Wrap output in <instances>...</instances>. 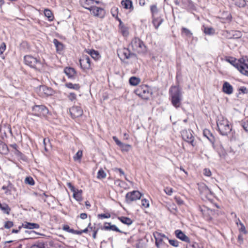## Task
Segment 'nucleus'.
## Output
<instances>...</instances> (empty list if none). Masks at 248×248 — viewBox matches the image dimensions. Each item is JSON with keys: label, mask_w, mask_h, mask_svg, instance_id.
Wrapping results in <instances>:
<instances>
[{"label": "nucleus", "mask_w": 248, "mask_h": 248, "mask_svg": "<svg viewBox=\"0 0 248 248\" xmlns=\"http://www.w3.org/2000/svg\"><path fill=\"white\" fill-rule=\"evenodd\" d=\"M170 99L172 105L178 108L181 105L183 98L181 89L177 86H172L169 89Z\"/></svg>", "instance_id": "1"}, {"label": "nucleus", "mask_w": 248, "mask_h": 248, "mask_svg": "<svg viewBox=\"0 0 248 248\" xmlns=\"http://www.w3.org/2000/svg\"><path fill=\"white\" fill-rule=\"evenodd\" d=\"M217 124L219 133L223 136H227L232 130L228 120L221 115L217 117Z\"/></svg>", "instance_id": "2"}, {"label": "nucleus", "mask_w": 248, "mask_h": 248, "mask_svg": "<svg viewBox=\"0 0 248 248\" xmlns=\"http://www.w3.org/2000/svg\"><path fill=\"white\" fill-rule=\"evenodd\" d=\"M129 47L132 50L138 53H144L147 51L146 46L144 45L143 42L139 38H134L129 45Z\"/></svg>", "instance_id": "3"}, {"label": "nucleus", "mask_w": 248, "mask_h": 248, "mask_svg": "<svg viewBox=\"0 0 248 248\" xmlns=\"http://www.w3.org/2000/svg\"><path fill=\"white\" fill-rule=\"evenodd\" d=\"M135 93L136 95L144 100L148 99L152 94L149 87L146 85H142L138 87L135 90Z\"/></svg>", "instance_id": "4"}, {"label": "nucleus", "mask_w": 248, "mask_h": 248, "mask_svg": "<svg viewBox=\"0 0 248 248\" xmlns=\"http://www.w3.org/2000/svg\"><path fill=\"white\" fill-rule=\"evenodd\" d=\"M24 62L25 64L36 70H39L42 66L39 60L31 55L24 56Z\"/></svg>", "instance_id": "5"}, {"label": "nucleus", "mask_w": 248, "mask_h": 248, "mask_svg": "<svg viewBox=\"0 0 248 248\" xmlns=\"http://www.w3.org/2000/svg\"><path fill=\"white\" fill-rule=\"evenodd\" d=\"M199 190L202 196L209 201L212 200L215 197L214 193L204 184L199 185Z\"/></svg>", "instance_id": "6"}, {"label": "nucleus", "mask_w": 248, "mask_h": 248, "mask_svg": "<svg viewBox=\"0 0 248 248\" xmlns=\"http://www.w3.org/2000/svg\"><path fill=\"white\" fill-rule=\"evenodd\" d=\"M33 115L39 117L46 116L48 113L47 108L44 105H34L32 107Z\"/></svg>", "instance_id": "7"}, {"label": "nucleus", "mask_w": 248, "mask_h": 248, "mask_svg": "<svg viewBox=\"0 0 248 248\" xmlns=\"http://www.w3.org/2000/svg\"><path fill=\"white\" fill-rule=\"evenodd\" d=\"M141 194L137 190H134L128 192L125 195V202L129 204L131 202L139 200L140 198Z\"/></svg>", "instance_id": "8"}, {"label": "nucleus", "mask_w": 248, "mask_h": 248, "mask_svg": "<svg viewBox=\"0 0 248 248\" xmlns=\"http://www.w3.org/2000/svg\"><path fill=\"white\" fill-rule=\"evenodd\" d=\"M183 139L186 142L190 143L193 146H195L194 143V137H193L192 131L190 130H184L181 132Z\"/></svg>", "instance_id": "9"}, {"label": "nucleus", "mask_w": 248, "mask_h": 248, "mask_svg": "<svg viewBox=\"0 0 248 248\" xmlns=\"http://www.w3.org/2000/svg\"><path fill=\"white\" fill-rule=\"evenodd\" d=\"M130 48H123L120 49L118 51V55L122 59H128L134 56L135 55L134 53L131 52L129 49Z\"/></svg>", "instance_id": "10"}, {"label": "nucleus", "mask_w": 248, "mask_h": 248, "mask_svg": "<svg viewBox=\"0 0 248 248\" xmlns=\"http://www.w3.org/2000/svg\"><path fill=\"white\" fill-rule=\"evenodd\" d=\"M90 11L93 16L100 18H104L106 14L105 11L103 8L94 5L90 9Z\"/></svg>", "instance_id": "11"}, {"label": "nucleus", "mask_w": 248, "mask_h": 248, "mask_svg": "<svg viewBox=\"0 0 248 248\" xmlns=\"http://www.w3.org/2000/svg\"><path fill=\"white\" fill-rule=\"evenodd\" d=\"M81 68L83 70H88L91 67V61L89 56L83 55L79 60Z\"/></svg>", "instance_id": "12"}, {"label": "nucleus", "mask_w": 248, "mask_h": 248, "mask_svg": "<svg viewBox=\"0 0 248 248\" xmlns=\"http://www.w3.org/2000/svg\"><path fill=\"white\" fill-rule=\"evenodd\" d=\"M69 111L73 118L80 117L83 114V110L79 106H73L70 108Z\"/></svg>", "instance_id": "13"}, {"label": "nucleus", "mask_w": 248, "mask_h": 248, "mask_svg": "<svg viewBox=\"0 0 248 248\" xmlns=\"http://www.w3.org/2000/svg\"><path fill=\"white\" fill-rule=\"evenodd\" d=\"M112 139L116 144L121 148L122 152H127L131 148V146L130 144L123 143L116 136H113Z\"/></svg>", "instance_id": "14"}, {"label": "nucleus", "mask_w": 248, "mask_h": 248, "mask_svg": "<svg viewBox=\"0 0 248 248\" xmlns=\"http://www.w3.org/2000/svg\"><path fill=\"white\" fill-rule=\"evenodd\" d=\"M54 93L52 88L46 86H41L39 88V93L41 96H49L53 94Z\"/></svg>", "instance_id": "15"}, {"label": "nucleus", "mask_w": 248, "mask_h": 248, "mask_svg": "<svg viewBox=\"0 0 248 248\" xmlns=\"http://www.w3.org/2000/svg\"><path fill=\"white\" fill-rule=\"evenodd\" d=\"M174 233L176 237L182 241L186 243H190V239L181 230H176L174 232Z\"/></svg>", "instance_id": "16"}, {"label": "nucleus", "mask_w": 248, "mask_h": 248, "mask_svg": "<svg viewBox=\"0 0 248 248\" xmlns=\"http://www.w3.org/2000/svg\"><path fill=\"white\" fill-rule=\"evenodd\" d=\"M64 72L70 79H74L77 76V73L74 68L69 67H66L64 69Z\"/></svg>", "instance_id": "17"}, {"label": "nucleus", "mask_w": 248, "mask_h": 248, "mask_svg": "<svg viewBox=\"0 0 248 248\" xmlns=\"http://www.w3.org/2000/svg\"><path fill=\"white\" fill-rule=\"evenodd\" d=\"M239 70L243 74L248 76V59H244L243 62L240 63Z\"/></svg>", "instance_id": "18"}, {"label": "nucleus", "mask_w": 248, "mask_h": 248, "mask_svg": "<svg viewBox=\"0 0 248 248\" xmlns=\"http://www.w3.org/2000/svg\"><path fill=\"white\" fill-rule=\"evenodd\" d=\"M79 2L82 7L89 11L94 6V0H80Z\"/></svg>", "instance_id": "19"}, {"label": "nucleus", "mask_w": 248, "mask_h": 248, "mask_svg": "<svg viewBox=\"0 0 248 248\" xmlns=\"http://www.w3.org/2000/svg\"><path fill=\"white\" fill-rule=\"evenodd\" d=\"M184 7L187 10H195L194 3L191 0H181Z\"/></svg>", "instance_id": "20"}, {"label": "nucleus", "mask_w": 248, "mask_h": 248, "mask_svg": "<svg viewBox=\"0 0 248 248\" xmlns=\"http://www.w3.org/2000/svg\"><path fill=\"white\" fill-rule=\"evenodd\" d=\"M222 91L228 94H231L233 92L232 86L228 82H225L223 85Z\"/></svg>", "instance_id": "21"}, {"label": "nucleus", "mask_w": 248, "mask_h": 248, "mask_svg": "<svg viewBox=\"0 0 248 248\" xmlns=\"http://www.w3.org/2000/svg\"><path fill=\"white\" fill-rule=\"evenodd\" d=\"M121 4L125 9H129L130 11L133 9V3L131 0H123Z\"/></svg>", "instance_id": "22"}, {"label": "nucleus", "mask_w": 248, "mask_h": 248, "mask_svg": "<svg viewBox=\"0 0 248 248\" xmlns=\"http://www.w3.org/2000/svg\"><path fill=\"white\" fill-rule=\"evenodd\" d=\"M152 23L155 28L157 29L159 26L162 23L163 19L160 17H153Z\"/></svg>", "instance_id": "23"}, {"label": "nucleus", "mask_w": 248, "mask_h": 248, "mask_svg": "<svg viewBox=\"0 0 248 248\" xmlns=\"http://www.w3.org/2000/svg\"><path fill=\"white\" fill-rule=\"evenodd\" d=\"M53 43L56 47L57 52L60 53L63 49V44L57 39H54L53 41Z\"/></svg>", "instance_id": "24"}, {"label": "nucleus", "mask_w": 248, "mask_h": 248, "mask_svg": "<svg viewBox=\"0 0 248 248\" xmlns=\"http://www.w3.org/2000/svg\"><path fill=\"white\" fill-rule=\"evenodd\" d=\"M225 60L239 70L240 62L236 59L232 57H228L226 58Z\"/></svg>", "instance_id": "25"}, {"label": "nucleus", "mask_w": 248, "mask_h": 248, "mask_svg": "<svg viewBox=\"0 0 248 248\" xmlns=\"http://www.w3.org/2000/svg\"><path fill=\"white\" fill-rule=\"evenodd\" d=\"M118 219L122 222L123 223L130 225L132 224L133 221L129 217H118Z\"/></svg>", "instance_id": "26"}, {"label": "nucleus", "mask_w": 248, "mask_h": 248, "mask_svg": "<svg viewBox=\"0 0 248 248\" xmlns=\"http://www.w3.org/2000/svg\"><path fill=\"white\" fill-rule=\"evenodd\" d=\"M203 135L206 137L211 143L213 144L215 141L214 138L210 131L208 129H205L203 130Z\"/></svg>", "instance_id": "27"}, {"label": "nucleus", "mask_w": 248, "mask_h": 248, "mask_svg": "<svg viewBox=\"0 0 248 248\" xmlns=\"http://www.w3.org/2000/svg\"><path fill=\"white\" fill-rule=\"evenodd\" d=\"M24 228L29 229H38L39 228V225L35 223L25 222L23 225Z\"/></svg>", "instance_id": "28"}, {"label": "nucleus", "mask_w": 248, "mask_h": 248, "mask_svg": "<svg viewBox=\"0 0 248 248\" xmlns=\"http://www.w3.org/2000/svg\"><path fill=\"white\" fill-rule=\"evenodd\" d=\"M65 86L68 89H73L76 91H78L80 89V85L79 84H73L71 82H67L65 84Z\"/></svg>", "instance_id": "29"}, {"label": "nucleus", "mask_w": 248, "mask_h": 248, "mask_svg": "<svg viewBox=\"0 0 248 248\" xmlns=\"http://www.w3.org/2000/svg\"><path fill=\"white\" fill-rule=\"evenodd\" d=\"M140 79L136 77H132L129 78V82L131 85L136 86L140 83Z\"/></svg>", "instance_id": "30"}, {"label": "nucleus", "mask_w": 248, "mask_h": 248, "mask_svg": "<svg viewBox=\"0 0 248 248\" xmlns=\"http://www.w3.org/2000/svg\"><path fill=\"white\" fill-rule=\"evenodd\" d=\"M73 193V197L78 201H81L82 200V190H78V189L75 191Z\"/></svg>", "instance_id": "31"}, {"label": "nucleus", "mask_w": 248, "mask_h": 248, "mask_svg": "<svg viewBox=\"0 0 248 248\" xmlns=\"http://www.w3.org/2000/svg\"><path fill=\"white\" fill-rule=\"evenodd\" d=\"M87 52L94 59H98L99 58V55L97 51L92 49L87 50Z\"/></svg>", "instance_id": "32"}, {"label": "nucleus", "mask_w": 248, "mask_h": 248, "mask_svg": "<svg viewBox=\"0 0 248 248\" xmlns=\"http://www.w3.org/2000/svg\"><path fill=\"white\" fill-rule=\"evenodd\" d=\"M45 16L47 17L49 21H51L53 20L54 16L51 11L48 9H45L44 11Z\"/></svg>", "instance_id": "33"}, {"label": "nucleus", "mask_w": 248, "mask_h": 248, "mask_svg": "<svg viewBox=\"0 0 248 248\" xmlns=\"http://www.w3.org/2000/svg\"><path fill=\"white\" fill-rule=\"evenodd\" d=\"M234 1V4L239 7H244L246 4L245 0H233Z\"/></svg>", "instance_id": "34"}, {"label": "nucleus", "mask_w": 248, "mask_h": 248, "mask_svg": "<svg viewBox=\"0 0 248 248\" xmlns=\"http://www.w3.org/2000/svg\"><path fill=\"white\" fill-rule=\"evenodd\" d=\"M215 31L212 27H205L204 28V32L206 34L213 35L215 33Z\"/></svg>", "instance_id": "35"}, {"label": "nucleus", "mask_w": 248, "mask_h": 248, "mask_svg": "<svg viewBox=\"0 0 248 248\" xmlns=\"http://www.w3.org/2000/svg\"><path fill=\"white\" fill-rule=\"evenodd\" d=\"M106 173H105V172L103 170V169H100L97 172V178L101 179L106 178Z\"/></svg>", "instance_id": "36"}, {"label": "nucleus", "mask_w": 248, "mask_h": 248, "mask_svg": "<svg viewBox=\"0 0 248 248\" xmlns=\"http://www.w3.org/2000/svg\"><path fill=\"white\" fill-rule=\"evenodd\" d=\"M150 10L152 13V16L155 17V15L158 12V9L156 5H152L150 7Z\"/></svg>", "instance_id": "37"}, {"label": "nucleus", "mask_w": 248, "mask_h": 248, "mask_svg": "<svg viewBox=\"0 0 248 248\" xmlns=\"http://www.w3.org/2000/svg\"><path fill=\"white\" fill-rule=\"evenodd\" d=\"M182 33H184L187 37H190L192 36V33L187 28L183 27L182 28Z\"/></svg>", "instance_id": "38"}, {"label": "nucleus", "mask_w": 248, "mask_h": 248, "mask_svg": "<svg viewBox=\"0 0 248 248\" xmlns=\"http://www.w3.org/2000/svg\"><path fill=\"white\" fill-rule=\"evenodd\" d=\"M30 248H45V246L43 242H37L32 245Z\"/></svg>", "instance_id": "39"}, {"label": "nucleus", "mask_w": 248, "mask_h": 248, "mask_svg": "<svg viewBox=\"0 0 248 248\" xmlns=\"http://www.w3.org/2000/svg\"><path fill=\"white\" fill-rule=\"evenodd\" d=\"M82 156V151L78 150L76 154L74 156L73 158L75 161L80 160Z\"/></svg>", "instance_id": "40"}, {"label": "nucleus", "mask_w": 248, "mask_h": 248, "mask_svg": "<svg viewBox=\"0 0 248 248\" xmlns=\"http://www.w3.org/2000/svg\"><path fill=\"white\" fill-rule=\"evenodd\" d=\"M155 244L158 248H160L161 246L163 244L164 242L161 238L155 237Z\"/></svg>", "instance_id": "41"}, {"label": "nucleus", "mask_w": 248, "mask_h": 248, "mask_svg": "<svg viewBox=\"0 0 248 248\" xmlns=\"http://www.w3.org/2000/svg\"><path fill=\"white\" fill-rule=\"evenodd\" d=\"M25 182L31 186L34 185V181L33 178L31 177H27L25 179Z\"/></svg>", "instance_id": "42"}, {"label": "nucleus", "mask_w": 248, "mask_h": 248, "mask_svg": "<svg viewBox=\"0 0 248 248\" xmlns=\"http://www.w3.org/2000/svg\"><path fill=\"white\" fill-rule=\"evenodd\" d=\"M120 30L121 31V32L124 36H126L128 34V28L125 26H123L121 28H120Z\"/></svg>", "instance_id": "43"}, {"label": "nucleus", "mask_w": 248, "mask_h": 248, "mask_svg": "<svg viewBox=\"0 0 248 248\" xmlns=\"http://www.w3.org/2000/svg\"><path fill=\"white\" fill-rule=\"evenodd\" d=\"M241 125L245 130V131L248 132V121H242L241 122Z\"/></svg>", "instance_id": "44"}, {"label": "nucleus", "mask_w": 248, "mask_h": 248, "mask_svg": "<svg viewBox=\"0 0 248 248\" xmlns=\"http://www.w3.org/2000/svg\"><path fill=\"white\" fill-rule=\"evenodd\" d=\"M240 225V227H238L239 231L240 232H243L244 234H247V231L246 229L245 226H244V224L243 223H241Z\"/></svg>", "instance_id": "45"}, {"label": "nucleus", "mask_w": 248, "mask_h": 248, "mask_svg": "<svg viewBox=\"0 0 248 248\" xmlns=\"http://www.w3.org/2000/svg\"><path fill=\"white\" fill-rule=\"evenodd\" d=\"M141 206L144 208H148L149 207V202L148 200L144 199L141 200Z\"/></svg>", "instance_id": "46"}, {"label": "nucleus", "mask_w": 248, "mask_h": 248, "mask_svg": "<svg viewBox=\"0 0 248 248\" xmlns=\"http://www.w3.org/2000/svg\"><path fill=\"white\" fill-rule=\"evenodd\" d=\"M67 97L69 100L71 101H73L75 100L77 98L76 94L74 93H70L68 95Z\"/></svg>", "instance_id": "47"}, {"label": "nucleus", "mask_w": 248, "mask_h": 248, "mask_svg": "<svg viewBox=\"0 0 248 248\" xmlns=\"http://www.w3.org/2000/svg\"><path fill=\"white\" fill-rule=\"evenodd\" d=\"M98 218L103 219V218H108L110 217V215L109 213L107 214H98L97 216Z\"/></svg>", "instance_id": "48"}, {"label": "nucleus", "mask_w": 248, "mask_h": 248, "mask_svg": "<svg viewBox=\"0 0 248 248\" xmlns=\"http://www.w3.org/2000/svg\"><path fill=\"white\" fill-rule=\"evenodd\" d=\"M169 242L170 245L173 247H178L179 246V242L176 240L170 239Z\"/></svg>", "instance_id": "49"}, {"label": "nucleus", "mask_w": 248, "mask_h": 248, "mask_svg": "<svg viewBox=\"0 0 248 248\" xmlns=\"http://www.w3.org/2000/svg\"><path fill=\"white\" fill-rule=\"evenodd\" d=\"M118 8L117 7H113L111 9V13L113 17H116L118 14Z\"/></svg>", "instance_id": "50"}, {"label": "nucleus", "mask_w": 248, "mask_h": 248, "mask_svg": "<svg viewBox=\"0 0 248 248\" xmlns=\"http://www.w3.org/2000/svg\"><path fill=\"white\" fill-rule=\"evenodd\" d=\"M62 229L68 232L72 233L73 232V229H71L68 225H64Z\"/></svg>", "instance_id": "51"}, {"label": "nucleus", "mask_w": 248, "mask_h": 248, "mask_svg": "<svg viewBox=\"0 0 248 248\" xmlns=\"http://www.w3.org/2000/svg\"><path fill=\"white\" fill-rule=\"evenodd\" d=\"M164 191L167 195H171L173 192V189L169 187H167L164 189Z\"/></svg>", "instance_id": "52"}, {"label": "nucleus", "mask_w": 248, "mask_h": 248, "mask_svg": "<svg viewBox=\"0 0 248 248\" xmlns=\"http://www.w3.org/2000/svg\"><path fill=\"white\" fill-rule=\"evenodd\" d=\"M110 230H112L121 233L123 232L115 225H112L111 226H110Z\"/></svg>", "instance_id": "53"}, {"label": "nucleus", "mask_w": 248, "mask_h": 248, "mask_svg": "<svg viewBox=\"0 0 248 248\" xmlns=\"http://www.w3.org/2000/svg\"><path fill=\"white\" fill-rule=\"evenodd\" d=\"M14 225L13 222L10 221H8L5 222L4 224V227L6 229H9L11 228Z\"/></svg>", "instance_id": "54"}, {"label": "nucleus", "mask_w": 248, "mask_h": 248, "mask_svg": "<svg viewBox=\"0 0 248 248\" xmlns=\"http://www.w3.org/2000/svg\"><path fill=\"white\" fill-rule=\"evenodd\" d=\"M6 49V45L2 43L0 46V55H2Z\"/></svg>", "instance_id": "55"}, {"label": "nucleus", "mask_w": 248, "mask_h": 248, "mask_svg": "<svg viewBox=\"0 0 248 248\" xmlns=\"http://www.w3.org/2000/svg\"><path fill=\"white\" fill-rule=\"evenodd\" d=\"M196 247H198V244L196 243L190 244V242L189 244H187L186 246V248H196Z\"/></svg>", "instance_id": "56"}, {"label": "nucleus", "mask_w": 248, "mask_h": 248, "mask_svg": "<svg viewBox=\"0 0 248 248\" xmlns=\"http://www.w3.org/2000/svg\"><path fill=\"white\" fill-rule=\"evenodd\" d=\"M203 174L206 176H210L211 175V172L208 169L205 168L203 170Z\"/></svg>", "instance_id": "57"}, {"label": "nucleus", "mask_w": 248, "mask_h": 248, "mask_svg": "<svg viewBox=\"0 0 248 248\" xmlns=\"http://www.w3.org/2000/svg\"><path fill=\"white\" fill-rule=\"evenodd\" d=\"M67 186L68 188L71 190L72 192H75L77 189L71 183H68L67 184Z\"/></svg>", "instance_id": "58"}, {"label": "nucleus", "mask_w": 248, "mask_h": 248, "mask_svg": "<svg viewBox=\"0 0 248 248\" xmlns=\"http://www.w3.org/2000/svg\"><path fill=\"white\" fill-rule=\"evenodd\" d=\"M175 202L179 205H182L184 204V201L179 197L175 198Z\"/></svg>", "instance_id": "59"}, {"label": "nucleus", "mask_w": 248, "mask_h": 248, "mask_svg": "<svg viewBox=\"0 0 248 248\" xmlns=\"http://www.w3.org/2000/svg\"><path fill=\"white\" fill-rule=\"evenodd\" d=\"M5 130H4V134L5 135H6V132H8L11 135H12V129H11V128L10 125L5 127ZM5 136L6 137L7 136L5 135Z\"/></svg>", "instance_id": "60"}, {"label": "nucleus", "mask_w": 248, "mask_h": 248, "mask_svg": "<svg viewBox=\"0 0 248 248\" xmlns=\"http://www.w3.org/2000/svg\"><path fill=\"white\" fill-rule=\"evenodd\" d=\"M239 91L240 92L243 93H248V90L245 87H241Z\"/></svg>", "instance_id": "61"}, {"label": "nucleus", "mask_w": 248, "mask_h": 248, "mask_svg": "<svg viewBox=\"0 0 248 248\" xmlns=\"http://www.w3.org/2000/svg\"><path fill=\"white\" fill-rule=\"evenodd\" d=\"M111 225L110 223L106 222L104 226V229L106 230H110V228H110Z\"/></svg>", "instance_id": "62"}, {"label": "nucleus", "mask_w": 248, "mask_h": 248, "mask_svg": "<svg viewBox=\"0 0 248 248\" xmlns=\"http://www.w3.org/2000/svg\"><path fill=\"white\" fill-rule=\"evenodd\" d=\"M115 170L116 171H118L121 175H124V177H125V180L128 181V180L127 179L126 176H125L124 171L122 169H121L120 168H115Z\"/></svg>", "instance_id": "63"}, {"label": "nucleus", "mask_w": 248, "mask_h": 248, "mask_svg": "<svg viewBox=\"0 0 248 248\" xmlns=\"http://www.w3.org/2000/svg\"><path fill=\"white\" fill-rule=\"evenodd\" d=\"M2 189L3 190H5V193L6 194H9L10 193V189L9 188V186H3Z\"/></svg>", "instance_id": "64"}]
</instances>
